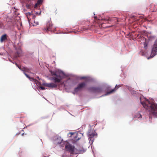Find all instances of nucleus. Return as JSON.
<instances>
[{
	"mask_svg": "<svg viewBox=\"0 0 157 157\" xmlns=\"http://www.w3.org/2000/svg\"><path fill=\"white\" fill-rule=\"evenodd\" d=\"M56 83H44V85L46 87L53 88H56L57 87V84Z\"/></svg>",
	"mask_w": 157,
	"mask_h": 157,
	"instance_id": "11",
	"label": "nucleus"
},
{
	"mask_svg": "<svg viewBox=\"0 0 157 157\" xmlns=\"http://www.w3.org/2000/svg\"><path fill=\"white\" fill-rule=\"evenodd\" d=\"M80 151V153H82L84 152V151H82V150Z\"/></svg>",
	"mask_w": 157,
	"mask_h": 157,
	"instance_id": "22",
	"label": "nucleus"
},
{
	"mask_svg": "<svg viewBox=\"0 0 157 157\" xmlns=\"http://www.w3.org/2000/svg\"><path fill=\"white\" fill-rule=\"evenodd\" d=\"M51 74L52 75H54L52 78L55 83H59L63 78V76L64 75V73L62 72L59 73L51 71Z\"/></svg>",
	"mask_w": 157,
	"mask_h": 157,
	"instance_id": "2",
	"label": "nucleus"
},
{
	"mask_svg": "<svg viewBox=\"0 0 157 157\" xmlns=\"http://www.w3.org/2000/svg\"><path fill=\"white\" fill-rule=\"evenodd\" d=\"M9 59V61H10V62H12V60H11L10 59Z\"/></svg>",
	"mask_w": 157,
	"mask_h": 157,
	"instance_id": "23",
	"label": "nucleus"
},
{
	"mask_svg": "<svg viewBox=\"0 0 157 157\" xmlns=\"http://www.w3.org/2000/svg\"><path fill=\"white\" fill-rule=\"evenodd\" d=\"M86 83L85 82H83L79 84L78 86L75 88L74 91L75 93L78 92L82 89L84 88L86 86Z\"/></svg>",
	"mask_w": 157,
	"mask_h": 157,
	"instance_id": "6",
	"label": "nucleus"
},
{
	"mask_svg": "<svg viewBox=\"0 0 157 157\" xmlns=\"http://www.w3.org/2000/svg\"><path fill=\"white\" fill-rule=\"evenodd\" d=\"M65 149L67 151H69L71 154H73L75 149V147L68 144L65 145Z\"/></svg>",
	"mask_w": 157,
	"mask_h": 157,
	"instance_id": "8",
	"label": "nucleus"
},
{
	"mask_svg": "<svg viewBox=\"0 0 157 157\" xmlns=\"http://www.w3.org/2000/svg\"><path fill=\"white\" fill-rule=\"evenodd\" d=\"M94 19H95L96 20H97V17H94Z\"/></svg>",
	"mask_w": 157,
	"mask_h": 157,
	"instance_id": "24",
	"label": "nucleus"
},
{
	"mask_svg": "<svg viewBox=\"0 0 157 157\" xmlns=\"http://www.w3.org/2000/svg\"><path fill=\"white\" fill-rule=\"evenodd\" d=\"M157 54V39L155 41L153 45L151 52V56L147 58L148 59L153 57Z\"/></svg>",
	"mask_w": 157,
	"mask_h": 157,
	"instance_id": "3",
	"label": "nucleus"
},
{
	"mask_svg": "<svg viewBox=\"0 0 157 157\" xmlns=\"http://www.w3.org/2000/svg\"><path fill=\"white\" fill-rule=\"evenodd\" d=\"M40 89L42 90H44L45 89L44 87H43L42 86H40Z\"/></svg>",
	"mask_w": 157,
	"mask_h": 157,
	"instance_id": "20",
	"label": "nucleus"
},
{
	"mask_svg": "<svg viewBox=\"0 0 157 157\" xmlns=\"http://www.w3.org/2000/svg\"><path fill=\"white\" fill-rule=\"evenodd\" d=\"M144 48L145 49H147L148 48V44L146 42V41L144 42Z\"/></svg>",
	"mask_w": 157,
	"mask_h": 157,
	"instance_id": "14",
	"label": "nucleus"
},
{
	"mask_svg": "<svg viewBox=\"0 0 157 157\" xmlns=\"http://www.w3.org/2000/svg\"><path fill=\"white\" fill-rule=\"evenodd\" d=\"M121 86H120V85H116L115 87V88L114 89H112L110 91L107 92V93L106 94H105V95H107L111 94L114 92L117 89H118V88H119Z\"/></svg>",
	"mask_w": 157,
	"mask_h": 157,
	"instance_id": "12",
	"label": "nucleus"
},
{
	"mask_svg": "<svg viewBox=\"0 0 157 157\" xmlns=\"http://www.w3.org/2000/svg\"><path fill=\"white\" fill-rule=\"evenodd\" d=\"M42 2V1L41 0H38L37 2V3L36 4L35 6H36L37 5L40 4Z\"/></svg>",
	"mask_w": 157,
	"mask_h": 157,
	"instance_id": "16",
	"label": "nucleus"
},
{
	"mask_svg": "<svg viewBox=\"0 0 157 157\" xmlns=\"http://www.w3.org/2000/svg\"><path fill=\"white\" fill-rule=\"evenodd\" d=\"M16 65L18 67V68L20 69L22 71V67H21V66H18V65L17 64H16Z\"/></svg>",
	"mask_w": 157,
	"mask_h": 157,
	"instance_id": "19",
	"label": "nucleus"
},
{
	"mask_svg": "<svg viewBox=\"0 0 157 157\" xmlns=\"http://www.w3.org/2000/svg\"><path fill=\"white\" fill-rule=\"evenodd\" d=\"M95 131L89 132L88 134L89 139L90 141H94V137L96 135Z\"/></svg>",
	"mask_w": 157,
	"mask_h": 157,
	"instance_id": "10",
	"label": "nucleus"
},
{
	"mask_svg": "<svg viewBox=\"0 0 157 157\" xmlns=\"http://www.w3.org/2000/svg\"><path fill=\"white\" fill-rule=\"evenodd\" d=\"M7 39V36L6 34H5L2 35L0 38V41L1 42H3V41Z\"/></svg>",
	"mask_w": 157,
	"mask_h": 157,
	"instance_id": "13",
	"label": "nucleus"
},
{
	"mask_svg": "<svg viewBox=\"0 0 157 157\" xmlns=\"http://www.w3.org/2000/svg\"><path fill=\"white\" fill-rule=\"evenodd\" d=\"M88 90L90 92L94 93H100L102 91L101 88L100 87H91L88 88Z\"/></svg>",
	"mask_w": 157,
	"mask_h": 157,
	"instance_id": "5",
	"label": "nucleus"
},
{
	"mask_svg": "<svg viewBox=\"0 0 157 157\" xmlns=\"http://www.w3.org/2000/svg\"><path fill=\"white\" fill-rule=\"evenodd\" d=\"M31 15H32L31 13H29V12L27 13H26V16L27 17V18H28V20L29 21V16H30Z\"/></svg>",
	"mask_w": 157,
	"mask_h": 157,
	"instance_id": "15",
	"label": "nucleus"
},
{
	"mask_svg": "<svg viewBox=\"0 0 157 157\" xmlns=\"http://www.w3.org/2000/svg\"><path fill=\"white\" fill-rule=\"evenodd\" d=\"M117 22H118V20L117 19Z\"/></svg>",
	"mask_w": 157,
	"mask_h": 157,
	"instance_id": "26",
	"label": "nucleus"
},
{
	"mask_svg": "<svg viewBox=\"0 0 157 157\" xmlns=\"http://www.w3.org/2000/svg\"><path fill=\"white\" fill-rule=\"evenodd\" d=\"M34 23L35 24H33V26H35L36 25H38V24H39V23H38V22H35V21H34Z\"/></svg>",
	"mask_w": 157,
	"mask_h": 157,
	"instance_id": "18",
	"label": "nucleus"
},
{
	"mask_svg": "<svg viewBox=\"0 0 157 157\" xmlns=\"http://www.w3.org/2000/svg\"><path fill=\"white\" fill-rule=\"evenodd\" d=\"M56 29V28L53 26L51 21H48L47 23L46 26L44 29L46 31H53Z\"/></svg>",
	"mask_w": 157,
	"mask_h": 157,
	"instance_id": "4",
	"label": "nucleus"
},
{
	"mask_svg": "<svg viewBox=\"0 0 157 157\" xmlns=\"http://www.w3.org/2000/svg\"><path fill=\"white\" fill-rule=\"evenodd\" d=\"M141 117V115L139 114V115H138V116L137 117L138 118H140V117Z\"/></svg>",
	"mask_w": 157,
	"mask_h": 157,
	"instance_id": "21",
	"label": "nucleus"
},
{
	"mask_svg": "<svg viewBox=\"0 0 157 157\" xmlns=\"http://www.w3.org/2000/svg\"><path fill=\"white\" fill-rule=\"evenodd\" d=\"M99 20V21L98 22V24L100 25H101V27H103L104 25V24H105L107 23L109 21H111V19L110 18H106L105 19H98Z\"/></svg>",
	"mask_w": 157,
	"mask_h": 157,
	"instance_id": "9",
	"label": "nucleus"
},
{
	"mask_svg": "<svg viewBox=\"0 0 157 157\" xmlns=\"http://www.w3.org/2000/svg\"><path fill=\"white\" fill-rule=\"evenodd\" d=\"M22 71L24 72V73L25 75L26 76V77L29 78L30 81H34L35 80V79L32 77H31L29 76L27 74H26L25 72H29L30 71V69L29 68H28L27 67H22Z\"/></svg>",
	"mask_w": 157,
	"mask_h": 157,
	"instance_id": "7",
	"label": "nucleus"
},
{
	"mask_svg": "<svg viewBox=\"0 0 157 157\" xmlns=\"http://www.w3.org/2000/svg\"><path fill=\"white\" fill-rule=\"evenodd\" d=\"M140 100L141 103L145 109L157 117V104L150 103V101L145 98H140Z\"/></svg>",
	"mask_w": 157,
	"mask_h": 157,
	"instance_id": "1",
	"label": "nucleus"
},
{
	"mask_svg": "<svg viewBox=\"0 0 157 157\" xmlns=\"http://www.w3.org/2000/svg\"><path fill=\"white\" fill-rule=\"evenodd\" d=\"M82 78V79H84V78H85V77H83Z\"/></svg>",
	"mask_w": 157,
	"mask_h": 157,
	"instance_id": "25",
	"label": "nucleus"
},
{
	"mask_svg": "<svg viewBox=\"0 0 157 157\" xmlns=\"http://www.w3.org/2000/svg\"><path fill=\"white\" fill-rule=\"evenodd\" d=\"M20 56V53L18 52H16V57H19Z\"/></svg>",
	"mask_w": 157,
	"mask_h": 157,
	"instance_id": "17",
	"label": "nucleus"
}]
</instances>
